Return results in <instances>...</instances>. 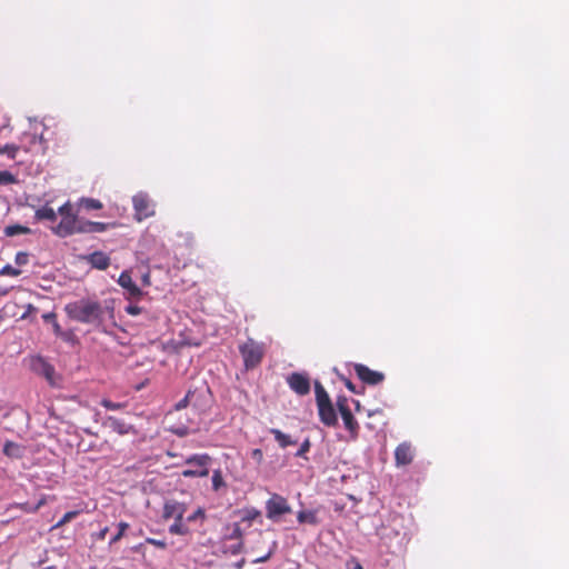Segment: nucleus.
I'll return each mask as SVG.
<instances>
[{"instance_id": "obj_1", "label": "nucleus", "mask_w": 569, "mask_h": 569, "mask_svg": "<svg viewBox=\"0 0 569 569\" xmlns=\"http://www.w3.org/2000/svg\"><path fill=\"white\" fill-rule=\"evenodd\" d=\"M107 310L112 313V309L103 308L100 302L91 299H81L64 306V311L70 319L97 327L102 325Z\"/></svg>"}, {"instance_id": "obj_2", "label": "nucleus", "mask_w": 569, "mask_h": 569, "mask_svg": "<svg viewBox=\"0 0 569 569\" xmlns=\"http://www.w3.org/2000/svg\"><path fill=\"white\" fill-rule=\"evenodd\" d=\"M212 403V393L206 382L200 386L189 389L186 396L176 403L174 408L181 410L191 406L200 412L207 411Z\"/></svg>"}, {"instance_id": "obj_3", "label": "nucleus", "mask_w": 569, "mask_h": 569, "mask_svg": "<svg viewBox=\"0 0 569 569\" xmlns=\"http://www.w3.org/2000/svg\"><path fill=\"white\" fill-rule=\"evenodd\" d=\"M239 351L243 358V363L247 370L258 367L264 356L266 348L263 343L257 342L249 338L243 345L239 347Z\"/></svg>"}, {"instance_id": "obj_4", "label": "nucleus", "mask_w": 569, "mask_h": 569, "mask_svg": "<svg viewBox=\"0 0 569 569\" xmlns=\"http://www.w3.org/2000/svg\"><path fill=\"white\" fill-rule=\"evenodd\" d=\"M210 462L211 457L207 453L192 455L186 459V465L191 468L182 470L181 475L184 478L207 477L209 475L208 467Z\"/></svg>"}, {"instance_id": "obj_5", "label": "nucleus", "mask_w": 569, "mask_h": 569, "mask_svg": "<svg viewBox=\"0 0 569 569\" xmlns=\"http://www.w3.org/2000/svg\"><path fill=\"white\" fill-rule=\"evenodd\" d=\"M337 407H338V410H339V412L341 415L345 428L350 433V438L352 440H356L358 438V435H359V423L355 419V417H353V415H352V412H351V410L349 408L348 399L345 396H339L337 398Z\"/></svg>"}, {"instance_id": "obj_6", "label": "nucleus", "mask_w": 569, "mask_h": 569, "mask_svg": "<svg viewBox=\"0 0 569 569\" xmlns=\"http://www.w3.org/2000/svg\"><path fill=\"white\" fill-rule=\"evenodd\" d=\"M290 512L291 507L287 499L278 493L271 495V497L266 502L267 518L272 521H276L279 519V517Z\"/></svg>"}, {"instance_id": "obj_7", "label": "nucleus", "mask_w": 569, "mask_h": 569, "mask_svg": "<svg viewBox=\"0 0 569 569\" xmlns=\"http://www.w3.org/2000/svg\"><path fill=\"white\" fill-rule=\"evenodd\" d=\"M134 218L142 221L154 216V204L147 193H138L132 198Z\"/></svg>"}, {"instance_id": "obj_8", "label": "nucleus", "mask_w": 569, "mask_h": 569, "mask_svg": "<svg viewBox=\"0 0 569 569\" xmlns=\"http://www.w3.org/2000/svg\"><path fill=\"white\" fill-rule=\"evenodd\" d=\"M289 388L298 396H306L310 392V378L306 373L292 372L286 379Z\"/></svg>"}, {"instance_id": "obj_9", "label": "nucleus", "mask_w": 569, "mask_h": 569, "mask_svg": "<svg viewBox=\"0 0 569 569\" xmlns=\"http://www.w3.org/2000/svg\"><path fill=\"white\" fill-rule=\"evenodd\" d=\"M355 371L362 382L370 386L379 385L385 379V375L382 372L371 370L370 368L361 363L355 365Z\"/></svg>"}, {"instance_id": "obj_10", "label": "nucleus", "mask_w": 569, "mask_h": 569, "mask_svg": "<svg viewBox=\"0 0 569 569\" xmlns=\"http://www.w3.org/2000/svg\"><path fill=\"white\" fill-rule=\"evenodd\" d=\"M78 219V216L62 217L57 226L51 227V231L60 238L71 236L74 233Z\"/></svg>"}, {"instance_id": "obj_11", "label": "nucleus", "mask_w": 569, "mask_h": 569, "mask_svg": "<svg viewBox=\"0 0 569 569\" xmlns=\"http://www.w3.org/2000/svg\"><path fill=\"white\" fill-rule=\"evenodd\" d=\"M187 511V506L176 500H168L163 505L162 518L164 520L174 519L181 520Z\"/></svg>"}, {"instance_id": "obj_12", "label": "nucleus", "mask_w": 569, "mask_h": 569, "mask_svg": "<svg viewBox=\"0 0 569 569\" xmlns=\"http://www.w3.org/2000/svg\"><path fill=\"white\" fill-rule=\"evenodd\" d=\"M118 283L126 290L128 299H139L142 296V290L133 282L129 271L120 273Z\"/></svg>"}, {"instance_id": "obj_13", "label": "nucleus", "mask_w": 569, "mask_h": 569, "mask_svg": "<svg viewBox=\"0 0 569 569\" xmlns=\"http://www.w3.org/2000/svg\"><path fill=\"white\" fill-rule=\"evenodd\" d=\"M397 466H408L413 460V449L409 442L400 443L395 450Z\"/></svg>"}, {"instance_id": "obj_14", "label": "nucleus", "mask_w": 569, "mask_h": 569, "mask_svg": "<svg viewBox=\"0 0 569 569\" xmlns=\"http://www.w3.org/2000/svg\"><path fill=\"white\" fill-rule=\"evenodd\" d=\"M318 413L320 421L327 427H336L338 418L332 402L318 407Z\"/></svg>"}, {"instance_id": "obj_15", "label": "nucleus", "mask_w": 569, "mask_h": 569, "mask_svg": "<svg viewBox=\"0 0 569 569\" xmlns=\"http://www.w3.org/2000/svg\"><path fill=\"white\" fill-rule=\"evenodd\" d=\"M88 263L98 270H106L110 266V258L102 251H94L86 257Z\"/></svg>"}, {"instance_id": "obj_16", "label": "nucleus", "mask_w": 569, "mask_h": 569, "mask_svg": "<svg viewBox=\"0 0 569 569\" xmlns=\"http://www.w3.org/2000/svg\"><path fill=\"white\" fill-rule=\"evenodd\" d=\"M106 425L109 426L113 431L119 435H128L133 431V426L124 421H121L114 417H108Z\"/></svg>"}, {"instance_id": "obj_17", "label": "nucleus", "mask_w": 569, "mask_h": 569, "mask_svg": "<svg viewBox=\"0 0 569 569\" xmlns=\"http://www.w3.org/2000/svg\"><path fill=\"white\" fill-rule=\"evenodd\" d=\"M3 453L12 459H20L23 457L26 448L13 441H6L3 446Z\"/></svg>"}, {"instance_id": "obj_18", "label": "nucleus", "mask_w": 569, "mask_h": 569, "mask_svg": "<svg viewBox=\"0 0 569 569\" xmlns=\"http://www.w3.org/2000/svg\"><path fill=\"white\" fill-rule=\"evenodd\" d=\"M78 211L84 210V211H93V210H100L103 208V203L94 198H87L82 197L80 198L77 203Z\"/></svg>"}, {"instance_id": "obj_19", "label": "nucleus", "mask_w": 569, "mask_h": 569, "mask_svg": "<svg viewBox=\"0 0 569 569\" xmlns=\"http://www.w3.org/2000/svg\"><path fill=\"white\" fill-rule=\"evenodd\" d=\"M34 219L37 221H50L54 222L57 220V212L50 207L48 203L37 209L34 212Z\"/></svg>"}, {"instance_id": "obj_20", "label": "nucleus", "mask_w": 569, "mask_h": 569, "mask_svg": "<svg viewBox=\"0 0 569 569\" xmlns=\"http://www.w3.org/2000/svg\"><path fill=\"white\" fill-rule=\"evenodd\" d=\"M33 368L43 375L49 381L52 380L54 368L50 363L46 362L42 358L34 360Z\"/></svg>"}, {"instance_id": "obj_21", "label": "nucleus", "mask_w": 569, "mask_h": 569, "mask_svg": "<svg viewBox=\"0 0 569 569\" xmlns=\"http://www.w3.org/2000/svg\"><path fill=\"white\" fill-rule=\"evenodd\" d=\"M297 520L299 523H309L312 526H317L319 523V518L317 516L316 510H301L297 515Z\"/></svg>"}, {"instance_id": "obj_22", "label": "nucleus", "mask_w": 569, "mask_h": 569, "mask_svg": "<svg viewBox=\"0 0 569 569\" xmlns=\"http://www.w3.org/2000/svg\"><path fill=\"white\" fill-rule=\"evenodd\" d=\"M315 393L317 407L331 403V399L328 392L325 390L323 386L319 381H315Z\"/></svg>"}, {"instance_id": "obj_23", "label": "nucleus", "mask_w": 569, "mask_h": 569, "mask_svg": "<svg viewBox=\"0 0 569 569\" xmlns=\"http://www.w3.org/2000/svg\"><path fill=\"white\" fill-rule=\"evenodd\" d=\"M270 433L273 435L274 439L277 440V442L279 443V446L281 448H286L288 446L296 445V441L292 440L289 435L283 433L279 429L272 428V429H270Z\"/></svg>"}, {"instance_id": "obj_24", "label": "nucleus", "mask_w": 569, "mask_h": 569, "mask_svg": "<svg viewBox=\"0 0 569 569\" xmlns=\"http://www.w3.org/2000/svg\"><path fill=\"white\" fill-rule=\"evenodd\" d=\"M169 532L171 535L186 536L190 532L188 526L184 523V520H174V522L169 527Z\"/></svg>"}, {"instance_id": "obj_25", "label": "nucleus", "mask_w": 569, "mask_h": 569, "mask_svg": "<svg viewBox=\"0 0 569 569\" xmlns=\"http://www.w3.org/2000/svg\"><path fill=\"white\" fill-rule=\"evenodd\" d=\"M31 230L28 227L21 224H12L4 228V234L7 237H13L17 234H28Z\"/></svg>"}, {"instance_id": "obj_26", "label": "nucleus", "mask_w": 569, "mask_h": 569, "mask_svg": "<svg viewBox=\"0 0 569 569\" xmlns=\"http://www.w3.org/2000/svg\"><path fill=\"white\" fill-rule=\"evenodd\" d=\"M42 319L46 322H49L50 325H52L53 332L56 336L63 335L62 329L57 320V315L54 312H47V313L42 315Z\"/></svg>"}, {"instance_id": "obj_27", "label": "nucleus", "mask_w": 569, "mask_h": 569, "mask_svg": "<svg viewBox=\"0 0 569 569\" xmlns=\"http://www.w3.org/2000/svg\"><path fill=\"white\" fill-rule=\"evenodd\" d=\"M211 481L213 491H219L222 487H226V482L220 469L213 471Z\"/></svg>"}, {"instance_id": "obj_28", "label": "nucleus", "mask_w": 569, "mask_h": 569, "mask_svg": "<svg viewBox=\"0 0 569 569\" xmlns=\"http://www.w3.org/2000/svg\"><path fill=\"white\" fill-rule=\"evenodd\" d=\"M19 151V146L13 143H7L4 146H0V154H6L10 159H16L17 153Z\"/></svg>"}, {"instance_id": "obj_29", "label": "nucleus", "mask_w": 569, "mask_h": 569, "mask_svg": "<svg viewBox=\"0 0 569 569\" xmlns=\"http://www.w3.org/2000/svg\"><path fill=\"white\" fill-rule=\"evenodd\" d=\"M129 523L128 522H124V521H121L118 523V531L117 533L110 539L109 543L110 545H113V543H117L118 541H120L122 539V537L124 536L126 531L129 529Z\"/></svg>"}, {"instance_id": "obj_30", "label": "nucleus", "mask_w": 569, "mask_h": 569, "mask_svg": "<svg viewBox=\"0 0 569 569\" xmlns=\"http://www.w3.org/2000/svg\"><path fill=\"white\" fill-rule=\"evenodd\" d=\"M78 210L74 212L73 204L70 201L64 202L61 207L58 209V213L61 217H68V216H78Z\"/></svg>"}, {"instance_id": "obj_31", "label": "nucleus", "mask_w": 569, "mask_h": 569, "mask_svg": "<svg viewBox=\"0 0 569 569\" xmlns=\"http://www.w3.org/2000/svg\"><path fill=\"white\" fill-rule=\"evenodd\" d=\"M74 233H91V221L78 219Z\"/></svg>"}, {"instance_id": "obj_32", "label": "nucleus", "mask_w": 569, "mask_h": 569, "mask_svg": "<svg viewBox=\"0 0 569 569\" xmlns=\"http://www.w3.org/2000/svg\"><path fill=\"white\" fill-rule=\"evenodd\" d=\"M100 403L108 410H120L127 407L126 402H113L109 399H102Z\"/></svg>"}, {"instance_id": "obj_33", "label": "nucleus", "mask_w": 569, "mask_h": 569, "mask_svg": "<svg viewBox=\"0 0 569 569\" xmlns=\"http://www.w3.org/2000/svg\"><path fill=\"white\" fill-rule=\"evenodd\" d=\"M79 515V511H68L63 515V517L56 523L54 528H60L68 522H70L72 519H74Z\"/></svg>"}, {"instance_id": "obj_34", "label": "nucleus", "mask_w": 569, "mask_h": 569, "mask_svg": "<svg viewBox=\"0 0 569 569\" xmlns=\"http://www.w3.org/2000/svg\"><path fill=\"white\" fill-rule=\"evenodd\" d=\"M109 227V223L91 221V233L104 232Z\"/></svg>"}, {"instance_id": "obj_35", "label": "nucleus", "mask_w": 569, "mask_h": 569, "mask_svg": "<svg viewBox=\"0 0 569 569\" xmlns=\"http://www.w3.org/2000/svg\"><path fill=\"white\" fill-rule=\"evenodd\" d=\"M20 273H21V271L19 269L13 268L10 264L4 266L0 271V274L11 276V277H18Z\"/></svg>"}, {"instance_id": "obj_36", "label": "nucleus", "mask_w": 569, "mask_h": 569, "mask_svg": "<svg viewBox=\"0 0 569 569\" xmlns=\"http://www.w3.org/2000/svg\"><path fill=\"white\" fill-rule=\"evenodd\" d=\"M14 177L9 171H0V183L1 184H9L14 182Z\"/></svg>"}, {"instance_id": "obj_37", "label": "nucleus", "mask_w": 569, "mask_h": 569, "mask_svg": "<svg viewBox=\"0 0 569 569\" xmlns=\"http://www.w3.org/2000/svg\"><path fill=\"white\" fill-rule=\"evenodd\" d=\"M14 262L18 266H24L29 262V254L27 252L20 251L16 254Z\"/></svg>"}, {"instance_id": "obj_38", "label": "nucleus", "mask_w": 569, "mask_h": 569, "mask_svg": "<svg viewBox=\"0 0 569 569\" xmlns=\"http://www.w3.org/2000/svg\"><path fill=\"white\" fill-rule=\"evenodd\" d=\"M146 542L149 545H152L159 549H166L168 546L166 540H159V539H154V538H146Z\"/></svg>"}, {"instance_id": "obj_39", "label": "nucleus", "mask_w": 569, "mask_h": 569, "mask_svg": "<svg viewBox=\"0 0 569 569\" xmlns=\"http://www.w3.org/2000/svg\"><path fill=\"white\" fill-rule=\"evenodd\" d=\"M309 449H310V441L307 439L301 443L299 450L296 452V456L302 457V456H305L306 452L309 451Z\"/></svg>"}, {"instance_id": "obj_40", "label": "nucleus", "mask_w": 569, "mask_h": 569, "mask_svg": "<svg viewBox=\"0 0 569 569\" xmlns=\"http://www.w3.org/2000/svg\"><path fill=\"white\" fill-rule=\"evenodd\" d=\"M126 312L131 316H138L142 312V309L137 305H129L126 307Z\"/></svg>"}, {"instance_id": "obj_41", "label": "nucleus", "mask_w": 569, "mask_h": 569, "mask_svg": "<svg viewBox=\"0 0 569 569\" xmlns=\"http://www.w3.org/2000/svg\"><path fill=\"white\" fill-rule=\"evenodd\" d=\"M251 458L260 465L263 461V452L261 449H253L251 451Z\"/></svg>"}, {"instance_id": "obj_42", "label": "nucleus", "mask_w": 569, "mask_h": 569, "mask_svg": "<svg viewBox=\"0 0 569 569\" xmlns=\"http://www.w3.org/2000/svg\"><path fill=\"white\" fill-rule=\"evenodd\" d=\"M37 310L38 309L33 305H27L26 311L21 315V319H28L32 313L37 312Z\"/></svg>"}, {"instance_id": "obj_43", "label": "nucleus", "mask_w": 569, "mask_h": 569, "mask_svg": "<svg viewBox=\"0 0 569 569\" xmlns=\"http://www.w3.org/2000/svg\"><path fill=\"white\" fill-rule=\"evenodd\" d=\"M242 537V531H241V528L238 523H234L233 525V528H232V532L230 535V538L231 539H241Z\"/></svg>"}, {"instance_id": "obj_44", "label": "nucleus", "mask_w": 569, "mask_h": 569, "mask_svg": "<svg viewBox=\"0 0 569 569\" xmlns=\"http://www.w3.org/2000/svg\"><path fill=\"white\" fill-rule=\"evenodd\" d=\"M347 568L348 569H363L362 566L360 565V562L356 559H351L350 561H348Z\"/></svg>"}, {"instance_id": "obj_45", "label": "nucleus", "mask_w": 569, "mask_h": 569, "mask_svg": "<svg viewBox=\"0 0 569 569\" xmlns=\"http://www.w3.org/2000/svg\"><path fill=\"white\" fill-rule=\"evenodd\" d=\"M199 516H203V511L201 509H198L196 512H193L191 516H189L187 518V521H193L196 520Z\"/></svg>"}, {"instance_id": "obj_46", "label": "nucleus", "mask_w": 569, "mask_h": 569, "mask_svg": "<svg viewBox=\"0 0 569 569\" xmlns=\"http://www.w3.org/2000/svg\"><path fill=\"white\" fill-rule=\"evenodd\" d=\"M108 531H109V528H108V527H104L103 529H101V530L99 531V533L97 535V538H98L99 540H104V539H106V536H107V533H108Z\"/></svg>"}, {"instance_id": "obj_47", "label": "nucleus", "mask_w": 569, "mask_h": 569, "mask_svg": "<svg viewBox=\"0 0 569 569\" xmlns=\"http://www.w3.org/2000/svg\"><path fill=\"white\" fill-rule=\"evenodd\" d=\"M46 503V499L42 498L34 508L32 509H28L29 511H37L38 509H40L43 505Z\"/></svg>"}, {"instance_id": "obj_48", "label": "nucleus", "mask_w": 569, "mask_h": 569, "mask_svg": "<svg viewBox=\"0 0 569 569\" xmlns=\"http://www.w3.org/2000/svg\"><path fill=\"white\" fill-rule=\"evenodd\" d=\"M346 387H347L350 391L356 392V387H355V385H353L350 380H347V381H346Z\"/></svg>"}, {"instance_id": "obj_49", "label": "nucleus", "mask_w": 569, "mask_h": 569, "mask_svg": "<svg viewBox=\"0 0 569 569\" xmlns=\"http://www.w3.org/2000/svg\"><path fill=\"white\" fill-rule=\"evenodd\" d=\"M142 281H143L144 284H149L150 283V276L148 273L144 274L143 278H142Z\"/></svg>"}, {"instance_id": "obj_50", "label": "nucleus", "mask_w": 569, "mask_h": 569, "mask_svg": "<svg viewBox=\"0 0 569 569\" xmlns=\"http://www.w3.org/2000/svg\"><path fill=\"white\" fill-rule=\"evenodd\" d=\"M270 555H271V553L269 552L267 556L261 557V558L257 559L256 561H257V562L266 561L267 559H269Z\"/></svg>"}]
</instances>
